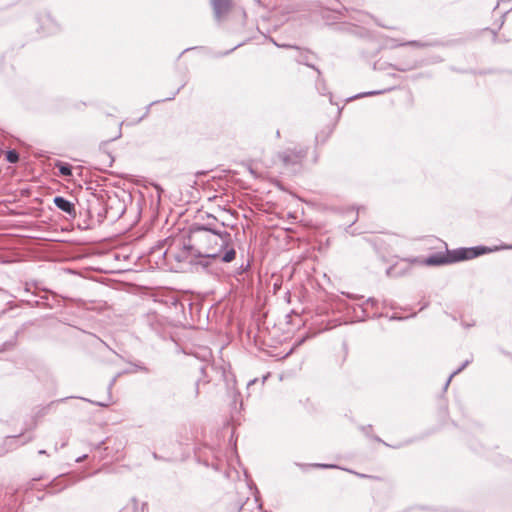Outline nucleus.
I'll list each match as a JSON object with an SVG mask.
<instances>
[{
    "label": "nucleus",
    "mask_w": 512,
    "mask_h": 512,
    "mask_svg": "<svg viewBox=\"0 0 512 512\" xmlns=\"http://www.w3.org/2000/svg\"><path fill=\"white\" fill-rule=\"evenodd\" d=\"M6 160L9 163H16L19 160V154L15 150H10L6 153Z\"/></svg>",
    "instance_id": "obj_8"
},
{
    "label": "nucleus",
    "mask_w": 512,
    "mask_h": 512,
    "mask_svg": "<svg viewBox=\"0 0 512 512\" xmlns=\"http://www.w3.org/2000/svg\"><path fill=\"white\" fill-rule=\"evenodd\" d=\"M53 202L58 209L67 213L69 216L73 218L76 216V208L74 203H72L71 201L65 199L64 197L56 196L53 199Z\"/></svg>",
    "instance_id": "obj_6"
},
{
    "label": "nucleus",
    "mask_w": 512,
    "mask_h": 512,
    "mask_svg": "<svg viewBox=\"0 0 512 512\" xmlns=\"http://www.w3.org/2000/svg\"><path fill=\"white\" fill-rule=\"evenodd\" d=\"M347 297H352L350 293H344Z\"/></svg>",
    "instance_id": "obj_14"
},
{
    "label": "nucleus",
    "mask_w": 512,
    "mask_h": 512,
    "mask_svg": "<svg viewBox=\"0 0 512 512\" xmlns=\"http://www.w3.org/2000/svg\"><path fill=\"white\" fill-rule=\"evenodd\" d=\"M211 5L215 20L222 22L232 9V0H211Z\"/></svg>",
    "instance_id": "obj_3"
},
{
    "label": "nucleus",
    "mask_w": 512,
    "mask_h": 512,
    "mask_svg": "<svg viewBox=\"0 0 512 512\" xmlns=\"http://www.w3.org/2000/svg\"><path fill=\"white\" fill-rule=\"evenodd\" d=\"M504 248H506V249H512V245H510V246H505Z\"/></svg>",
    "instance_id": "obj_13"
},
{
    "label": "nucleus",
    "mask_w": 512,
    "mask_h": 512,
    "mask_svg": "<svg viewBox=\"0 0 512 512\" xmlns=\"http://www.w3.org/2000/svg\"><path fill=\"white\" fill-rule=\"evenodd\" d=\"M306 155L304 150H285L279 153L278 157L283 162L284 165H293L299 163Z\"/></svg>",
    "instance_id": "obj_5"
},
{
    "label": "nucleus",
    "mask_w": 512,
    "mask_h": 512,
    "mask_svg": "<svg viewBox=\"0 0 512 512\" xmlns=\"http://www.w3.org/2000/svg\"><path fill=\"white\" fill-rule=\"evenodd\" d=\"M135 288H141V289H144V288H147L146 286H136Z\"/></svg>",
    "instance_id": "obj_11"
},
{
    "label": "nucleus",
    "mask_w": 512,
    "mask_h": 512,
    "mask_svg": "<svg viewBox=\"0 0 512 512\" xmlns=\"http://www.w3.org/2000/svg\"><path fill=\"white\" fill-rule=\"evenodd\" d=\"M249 266H250L249 263H247L245 267L243 265H241L242 271H246Z\"/></svg>",
    "instance_id": "obj_10"
},
{
    "label": "nucleus",
    "mask_w": 512,
    "mask_h": 512,
    "mask_svg": "<svg viewBox=\"0 0 512 512\" xmlns=\"http://www.w3.org/2000/svg\"><path fill=\"white\" fill-rule=\"evenodd\" d=\"M188 241L170 246L164 256L181 262L193 253L196 257L219 259L225 263L236 257L233 239L227 230L214 232L211 229H190Z\"/></svg>",
    "instance_id": "obj_1"
},
{
    "label": "nucleus",
    "mask_w": 512,
    "mask_h": 512,
    "mask_svg": "<svg viewBox=\"0 0 512 512\" xmlns=\"http://www.w3.org/2000/svg\"><path fill=\"white\" fill-rule=\"evenodd\" d=\"M309 467H315V468H334V465H328V464H310Z\"/></svg>",
    "instance_id": "obj_9"
},
{
    "label": "nucleus",
    "mask_w": 512,
    "mask_h": 512,
    "mask_svg": "<svg viewBox=\"0 0 512 512\" xmlns=\"http://www.w3.org/2000/svg\"><path fill=\"white\" fill-rule=\"evenodd\" d=\"M282 47L290 48V45H283Z\"/></svg>",
    "instance_id": "obj_15"
},
{
    "label": "nucleus",
    "mask_w": 512,
    "mask_h": 512,
    "mask_svg": "<svg viewBox=\"0 0 512 512\" xmlns=\"http://www.w3.org/2000/svg\"><path fill=\"white\" fill-rule=\"evenodd\" d=\"M492 251L487 247H475V248H459L453 251H447L445 255L435 254L429 256L424 260L426 265L437 266L449 263H455L462 260L473 259L479 255Z\"/></svg>",
    "instance_id": "obj_2"
},
{
    "label": "nucleus",
    "mask_w": 512,
    "mask_h": 512,
    "mask_svg": "<svg viewBox=\"0 0 512 512\" xmlns=\"http://www.w3.org/2000/svg\"><path fill=\"white\" fill-rule=\"evenodd\" d=\"M226 225L224 222H219L216 217L211 214L206 215V222L204 224L194 223L190 229H211L212 231H223L226 230Z\"/></svg>",
    "instance_id": "obj_4"
},
{
    "label": "nucleus",
    "mask_w": 512,
    "mask_h": 512,
    "mask_svg": "<svg viewBox=\"0 0 512 512\" xmlns=\"http://www.w3.org/2000/svg\"><path fill=\"white\" fill-rule=\"evenodd\" d=\"M55 167H57L59 169L60 174L63 176H71L72 175V167L68 163L57 161L55 163Z\"/></svg>",
    "instance_id": "obj_7"
},
{
    "label": "nucleus",
    "mask_w": 512,
    "mask_h": 512,
    "mask_svg": "<svg viewBox=\"0 0 512 512\" xmlns=\"http://www.w3.org/2000/svg\"><path fill=\"white\" fill-rule=\"evenodd\" d=\"M391 271H392V268L388 269L387 274L390 275Z\"/></svg>",
    "instance_id": "obj_12"
}]
</instances>
